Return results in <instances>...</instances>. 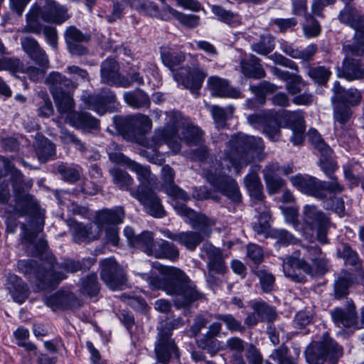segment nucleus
Instances as JSON below:
<instances>
[{"instance_id": "f257e3e1", "label": "nucleus", "mask_w": 364, "mask_h": 364, "mask_svg": "<svg viewBox=\"0 0 364 364\" xmlns=\"http://www.w3.org/2000/svg\"><path fill=\"white\" fill-rule=\"evenodd\" d=\"M156 268L165 277H149V286L152 289H162L166 294L174 296V304L177 308L188 306L193 302L203 298V294L196 289L195 284L181 269L161 264Z\"/></svg>"}, {"instance_id": "f03ea898", "label": "nucleus", "mask_w": 364, "mask_h": 364, "mask_svg": "<svg viewBox=\"0 0 364 364\" xmlns=\"http://www.w3.org/2000/svg\"><path fill=\"white\" fill-rule=\"evenodd\" d=\"M109 147L108 154L109 159L114 163H124L132 171H134L140 182L136 188L129 189L131 196L136 198L144 207L146 213L156 218H162L165 211L161 200L150 188L154 176L146 166H143L134 161L125 157L119 151H111Z\"/></svg>"}, {"instance_id": "7ed1b4c3", "label": "nucleus", "mask_w": 364, "mask_h": 364, "mask_svg": "<svg viewBox=\"0 0 364 364\" xmlns=\"http://www.w3.org/2000/svg\"><path fill=\"white\" fill-rule=\"evenodd\" d=\"M167 122L163 128L155 129L151 139L146 141L147 146L156 149L166 144L175 153L181 150V141H185L188 144L197 145L202 141L203 132L199 127L188 124L183 128L182 138L178 136L179 126L181 124L182 116L178 112H171L166 114Z\"/></svg>"}, {"instance_id": "20e7f679", "label": "nucleus", "mask_w": 364, "mask_h": 364, "mask_svg": "<svg viewBox=\"0 0 364 364\" xmlns=\"http://www.w3.org/2000/svg\"><path fill=\"white\" fill-rule=\"evenodd\" d=\"M190 158L200 162L203 175L210 184L232 201H240V193L235 180L225 174L222 164L209 155L206 146H200L191 151Z\"/></svg>"}, {"instance_id": "39448f33", "label": "nucleus", "mask_w": 364, "mask_h": 364, "mask_svg": "<svg viewBox=\"0 0 364 364\" xmlns=\"http://www.w3.org/2000/svg\"><path fill=\"white\" fill-rule=\"evenodd\" d=\"M175 207L177 213L186 218V222L188 223L193 228L198 229L199 231L174 233L168 230H164L161 232L167 238L178 242L188 250L193 251L205 237L210 236L211 228L215 225V221L201 213H196L187 206L176 205Z\"/></svg>"}, {"instance_id": "423d86ee", "label": "nucleus", "mask_w": 364, "mask_h": 364, "mask_svg": "<svg viewBox=\"0 0 364 364\" xmlns=\"http://www.w3.org/2000/svg\"><path fill=\"white\" fill-rule=\"evenodd\" d=\"M247 121L254 128H262L263 133L274 141L279 139L282 127L291 129L304 127V117L300 112L264 110L249 115Z\"/></svg>"}, {"instance_id": "0eeeda50", "label": "nucleus", "mask_w": 364, "mask_h": 364, "mask_svg": "<svg viewBox=\"0 0 364 364\" xmlns=\"http://www.w3.org/2000/svg\"><path fill=\"white\" fill-rule=\"evenodd\" d=\"M264 148L262 138L239 134L229 141L223 160L228 169L233 168L239 173Z\"/></svg>"}, {"instance_id": "6e6552de", "label": "nucleus", "mask_w": 364, "mask_h": 364, "mask_svg": "<svg viewBox=\"0 0 364 364\" xmlns=\"http://www.w3.org/2000/svg\"><path fill=\"white\" fill-rule=\"evenodd\" d=\"M1 167L5 171L11 172L16 200L18 207L22 209L21 214L29 215L36 219V223L41 226L38 231L41 230L44 225V210L41 209L36 200L25 191L26 188H31V183H24L21 172L14 166L9 159L0 156V168Z\"/></svg>"}, {"instance_id": "1a4fd4ad", "label": "nucleus", "mask_w": 364, "mask_h": 364, "mask_svg": "<svg viewBox=\"0 0 364 364\" xmlns=\"http://www.w3.org/2000/svg\"><path fill=\"white\" fill-rule=\"evenodd\" d=\"M161 59L164 64L173 73L174 80L183 87L189 89L193 93L198 91L207 74L200 68H196L191 71L188 68L178 66L185 60V55L182 53H176L171 50H164L161 53Z\"/></svg>"}, {"instance_id": "9d476101", "label": "nucleus", "mask_w": 364, "mask_h": 364, "mask_svg": "<svg viewBox=\"0 0 364 364\" xmlns=\"http://www.w3.org/2000/svg\"><path fill=\"white\" fill-rule=\"evenodd\" d=\"M290 181L301 192L321 200L328 197L332 200V194L341 193L344 189L338 181H323L308 175L297 174L291 177Z\"/></svg>"}, {"instance_id": "9b49d317", "label": "nucleus", "mask_w": 364, "mask_h": 364, "mask_svg": "<svg viewBox=\"0 0 364 364\" xmlns=\"http://www.w3.org/2000/svg\"><path fill=\"white\" fill-rule=\"evenodd\" d=\"M314 263V267L305 260L289 257L283 262V271L286 277L291 278L296 282H304L306 280L305 274L312 277L323 275L328 270V262L322 255L318 258L310 257Z\"/></svg>"}, {"instance_id": "f8f14e48", "label": "nucleus", "mask_w": 364, "mask_h": 364, "mask_svg": "<svg viewBox=\"0 0 364 364\" xmlns=\"http://www.w3.org/2000/svg\"><path fill=\"white\" fill-rule=\"evenodd\" d=\"M245 183L254 199L256 211L259 213L258 222L252 225V228L257 234H264L269 230L271 215L269 208L263 203V186L259 176L255 173H249L245 178Z\"/></svg>"}, {"instance_id": "ddd939ff", "label": "nucleus", "mask_w": 364, "mask_h": 364, "mask_svg": "<svg viewBox=\"0 0 364 364\" xmlns=\"http://www.w3.org/2000/svg\"><path fill=\"white\" fill-rule=\"evenodd\" d=\"M338 19L355 30L354 43L343 46V51L357 56L364 55V16L360 15L355 9L346 6L340 11Z\"/></svg>"}, {"instance_id": "4468645a", "label": "nucleus", "mask_w": 364, "mask_h": 364, "mask_svg": "<svg viewBox=\"0 0 364 364\" xmlns=\"http://www.w3.org/2000/svg\"><path fill=\"white\" fill-rule=\"evenodd\" d=\"M305 353L309 364H323L328 359L334 360L340 357L342 349L328 333H324L321 341L314 342L307 347Z\"/></svg>"}, {"instance_id": "2eb2a0df", "label": "nucleus", "mask_w": 364, "mask_h": 364, "mask_svg": "<svg viewBox=\"0 0 364 364\" xmlns=\"http://www.w3.org/2000/svg\"><path fill=\"white\" fill-rule=\"evenodd\" d=\"M20 272L26 276L33 275L43 285V288H53L65 278L63 273L55 272L53 270H45L44 268L37 266L36 261L32 259H22L17 263Z\"/></svg>"}, {"instance_id": "dca6fc26", "label": "nucleus", "mask_w": 364, "mask_h": 364, "mask_svg": "<svg viewBox=\"0 0 364 364\" xmlns=\"http://www.w3.org/2000/svg\"><path fill=\"white\" fill-rule=\"evenodd\" d=\"M101 277L106 285L112 290L123 289L127 286V278L124 269L113 258L101 262Z\"/></svg>"}, {"instance_id": "f3484780", "label": "nucleus", "mask_w": 364, "mask_h": 364, "mask_svg": "<svg viewBox=\"0 0 364 364\" xmlns=\"http://www.w3.org/2000/svg\"><path fill=\"white\" fill-rule=\"evenodd\" d=\"M264 180L269 194H274L282 188L285 183L284 180L279 175H289L294 172V166L288 164L280 166L277 161H272L266 165L262 171Z\"/></svg>"}, {"instance_id": "a211bd4d", "label": "nucleus", "mask_w": 364, "mask_h": 364, "mask_svg": "<svg viewBox=\"0 0 364 364\" xmlns=\"http://www.w3.org/2000/svg\"><path fill=\"white\" fill-rule=\"evenodd\" d=\"M304 221L311 229L315 230L318 241L328 243L326 237L329 225L328 218L316 206L307 205L304 208Z\"/></svg>"}, {"instance_id": "6ab92c4d", "label": "nucleus", "mask_w": 364, "mask_h": 364, "mask_svg": "<svg viewBox=\"0 0 364 364\" xmlns=\"http://www.w3.org/2000/svg\"><path fill=\"white\" fill-rule=\"evenodd\" d=\"M116 99L115 94L109 89H103L98 94L85 93L81 97L87 109L101 115L115 107Z\"/></svg>"}, {"instance_id": "aec40b11", "label": "nucleus", "mask_w": 364, "mask_h": 364, "mask_svg": "<svg viewBox=\"0 0 364 364\" xmlns=\"http://www.w3.org/2000/svg\"><path fill=\"white\" fill-rule=\"evenodd\" d=\"M113 121L117 129L129 131L139 135L146 134L152 127L150 118L142 114H136L126 118L114 117Z\"/></svg>"}, {"instance_id": "412c9836", "label": "nucleus", "mask_w": 364, "mask_h": 364, "mask_svg": "<svg viewBox=\"0 0 364 364\" xmlns=\"http://www.w3.org/2000/svg\"><path fill=\"white\" fill-rule=\"evenodd\" d=\"M155 353L158 360L163 363H168L172 355L178 358V350L174 341L171 338L170 328L159 330L157 341L155 345Z\"/></svg>"}, {"instance_id": "4be33fe9", "label": "nucleus", "mask_w": 364, "mask_h": 364, "mask_svg": "<svg viewBox=\"0 0 364 364\" xmlns=\"http://www.w3.org/2000/svg\"><path fill=\"white\" fill-rule=\"evenodd\" d=\"M119 66L113 59H107L101 64V80L102 82L122 87L130 86L129 79L119 73Z\"/></svg>"}, {"instance_id": "5701e85b", "label": "nucleus", "mask_w": 364, "mask_h": 364, "mask_svg": "<svg viewBox=\"0 0 364 364\" xmlns=\"http://www.w3.org/2000/svg\"><path fill=\"white\" fill-rule=\"evenodd\" d=\"M68 50L73 55H83L87 53V48L83 45L90 40V36L83 33L74 26H68L64 33Z\"/></svg>"}, {"instance_id": "b1692460", "label": "nucleus", "mask_w": 364, "mask_h": 364, "mask_svg": "<svg viewBox=\"0 0 364 364\" xmlns=\"http://www.w3.org/2000/svg\"><path fill=\"white\" fill-rule=\"evenodd\" d=\"M41 19L47 23L62 24L70 17L68 9L53 0H45L43 6H40Z\"/></svg>"}, {"instance_id": "393cba45", "label": "nucleus", "mask_w": 364, "mask_h": 364, "mask_svg": "<svg viewBox=\"0 0 364 364\" xmlns=\"http://www.w3.org/2000/svg\"><path fill=\"white\" fill-rule=\"evenodd\" d=\"M45 82L52 95L73 92L78 87V82L66 77L57 71L50 73Z\"/></svg>"}, {"instance_id": "a878e982", "label": "nucleus", "mask_w": 364, "mask_h": 364, "mask_svg": "<svg viewBox=\"0 0 364 364\" xmlns=\"http://www.w3.org/2000/svg\"><path fill=\"white\" fill-rule=\"evenodd\" d=\"M331 316L334 323L338 327L360 328L357 323V314L355 306L353 301H348L347 306L345 308H336L331 311Z\"/></svg>"}, {"instance_id": "bb28decb", "label": "nucleus", "mask_w": 364, "mask_h": 364, "mask_svg": "<svg viewBox=\"0 0 364 364\" xmlns=\"http://www.w3.org/2000/svg\"><path fill=\"white\" fill-rule=\"evenodd\" d=\"M134 9L144 14L159 18L163 21L171 20V11L172 8L165 4L159 9L156 4L149 0H134Z\"/></svg>"}, {"instance_id": "cd10ccee", "label": "nucleus", "mask_w": 364, "mask_h": 364, "mask_svg": "<svg viewBox=\"0 0 364 364\" xmlns=\"http://www.w3.org/2000/svg\"><path fill=\"white\" fill-rule=\"evenodd\" d=\"M333 96L331 101H337L350 107L358 106L362 100V94L356 88L345 89L339 83L336 82L333 87Z\"/></svg>"}, {"instance_id": "c85d7f7f", "label": "nucleus", "mask_w": 364, "mask_h": 364, "mask_svg": "<svg viewBox=\"0 0 364 364\" xmlns=\"http://www.w3.org/2000/svg\"><path fill=\"white\" fill-rule=\"evenodd\" d=\"M203 250L208 257V277H210L212 274L225 273L226 267L220 250L210 244H205Z\"/></svg>"}, {"instance_id": "c756f323", "label": "nucleus", "mask_w": 364, "mask_h": 364, "mask_svg": "<svg viewBox=\"0 0 364 364\" xmlns=\"http://www.w3.org/2000/svg\"><path fill=\"white\" fill-rule=\"evenodd\" d=\"M277 89V87L267 81H263L257 85H250V90L255 95L253 99H248L246 101L245 106L249 109H257L260 105L265 103L266 95L273 92Z\"/></svg>"}, {"instance_id": "7c9ffc66", "label": "nucleus", "mask_w": 364, "mask_h": 364, "mask_svg": "<svg viewBox=\"0 0 364 364\" xmlns=\"http://www.w3.org/2000/svg\"><path fill=\"white\" fill-rule=\"evenodd\" d=\"M21 45L30 58L40 66L48 64V55L36 39L31 37H23L21 38Z\"/></svg>"}, {"instance_id": "2f4dec72", "label": "nucleus", "mask_w": 364, "mask_h": 364, "mask_svg": "<svg viewBox=\"0 0 364 364\" xmlns=\"http://www.w3.org/2000/svg\"><path fill=\"white\" fill-rule=\"evenodd\" d=\"M124 215V208L116 206L112 209H105L98 212L96 222L98 227L116 226L123 223Z\"/></svg>"}, {"instance_id": "473e14b6", "label": "nucleus", "mask_w": 364, "mask_h": 364, "mask_svg": "<svg viewBox=\"0 0 364 364\" xmlns=\"http://www.w3.org/2000/svg\"><path fill=\"white\" fill-rule=\"evenodd\" d=\"M73 240L77 243L88 242L97 240L100 236L98 225H90L86 226L82 223L74 222L71 226Z\"/></svg>"}, {"instance_id": "72a5a7b5", "label": "nucleus", "mask_w": 364, "mask_h": 364, "mask_svg": "<svg viewBox=\"0 0 364 364\" xmlns=\"http://www.w3.org/2000/svg\"><path fill=\"white\" fill-rule=\"evenodd\" d=\"M5 286L14 300L19 304H22L28 296L26 284L16 274L7 275Z\"/></svg>"}, {"instance_id": "f704fd0d", "label": "nucleus", "mask_w": 364, "mask_h": 364, "mask_svg": "<svg viewBox=\"0 0 364 364\" xmlns=\"http://www.w3.org/2000/svg\"><path fill=\"white\" fill-rule=\"evenodd\" d=\"M68 122L73 127L83 131L97 129L98 120L88 112H74L67 116Z\"/></svg>"}, {"instance_id": "c9c22d12", "label": "nucleus", "mask_w": 364, "mask_h": 364, "mask_svg": "<svg viewBox=\"0 0 364 364\" xmlns=\"http://www.w3.org/2000/svg\"><path fill=\"white\" fill-rule=\"evenodd\" d=\"M208 85L213 95L221 97H241L240 92L229 85L228 82L218 77H210L208 79Z\"/></svg>"}, {"instance_id": "e433bc0d", "label": "nucleus", "mask_w": 364, "mask_h": 364, "mask_svg": "<svg viewBox=\"0 0 364 364\" xmlns=\"http://www.w3.org/2000/svg\"><path fill=\"white\" fill-rule=\"evenodd\" d=\"M41 11L40 6L35 4L31 6V9L26 14V25L22 29L24 33H33L36 35L42 32L43 25L41 23Z\"/></svg>"}, {"instance_id": "4c0bfd02", "label": "nucleus", "mask_w": 364, "mask_h": 364, "mask_svg": "<svg viewBox=\"0 0 364 364\" xmlns=\"http://www.w3.org/2000/svg\"><path fill=\"white\" fill-rule=\"evenodd\" d=\"M242 73L247 77L260 79L265 76V71L259 63V59L251 55L249 60H242L240 62Z\"/></svg>"}, {"instance_id": "58836bf2", "label": "nucleus", "mask_w": 364, "mask_h": 364, "mask_svg": "<svg viewBox=\"0 0 364 364\" xmlns=\"http://www.w3.org/2000/svg\"><path fill=\"white\" fill-rule=\"evenodd\" d=\"M343 75L348 80L363 79L364 65L359 60L346 58L343 61Z\"/></svg>"}, {"instance_id": "ea45409f", "label": "nucleus", "mask_w": 364, "mask_h": 364, "mask_svg": "<svg viewBox=\"0 0 364 364\" xmlns=\"http://www.w3.org/2000/svg\"><path fill=\"white\" fill-rule=\"evenodd\" d=\"M153 256L156 258H165L175 261L178 258L179 251L172 243L164 240L156 242Z\"/></svg>"}, {"instance_id": "a19ab883", "label": "nucleus", "mask_w": 364, "mask_h": 364, "mask_svg": "<svg viewBox=\"0 0 364 364\" xmlns=\"http://www.w3.org/2000/svg\"><path fill=\"white\" fill-rule=\"evenodd\" d=\"M22 242L26 245H32L34 248V254L40 255L43 253L47 247V242L43 239H36L35 232L30 231L25 224H22Z\"/></svg>"}, {"instance_id": "79ce46f5", "label": "nucleus", "mask_w": 364, "mask_h": 364, "mask_svg": "<svg viewBox=\"0 0 364 364\" xmlns=\"http://www.w3.org/2000/svg\"><path fill=\"white\" fill-rule=\"evenodd\" d=\"M196 342L198 348L205 350L211 356L224 349L223 343L217 337L208 334H203Z\"/></svg>"}, {"instance_id": "37998d69", "label": "nucleus", "mask_w": 364, "mask_h": 364, "mask_svg": "<svg viewBox=\"0 0 364 364\" xmlns=\"http://www.w3.org/2000/svg\"><path fill=\"white\" fill-rule=\"evenodd\" d=\"M124 99L128 105L135 109L148 107L150 105L149 96L142 90H138L136 93L126 92L124 94Z\"/></svg>"}, {"instance_id": "c03bdc74", "label": "nucleus", "mask_w": 364, "mask_h": 364, "mask_svg": "<svg viewBox=\"0 0 364 364\" xmlns=\"http://www.w3.org/2000/svg\"><path fill=\"white\" fill-rule=\"evenodd\" d=\"M56 107L61 114L72 113L74 108L75 102L73 98V92H67L62 95H52Z\"/></svg>"}, {"instance_id": "a18cd8bd", "label": "nucleus", "mask_w": 364, "mask_h": 364, "mask_svg": "<svg viewBox=\"0 0 364 364\" xmlns=\"http://www.w3.org/2000/svg\"><path fill=\"white\" fill-rule=\"evenodd\" d=\"M156 242L154 241V236L151 232L145 231L137 235L134 247L141 248L148 255H153Z\"/></svg>"}, {"instance_id": "49530a36", "label": "nucleus", "mask_w": 364, "mask_h": 364, "mask_svg": "<svg viewBox=\"0 0 364 364\" xmlns=\"http://www.w3.org/2000/svg\"><path fill=\"white\" fill-rule=\"evenodd\" d=\"M333 108V118L341 125H344L350 119L353 112L348 105L337 101H331Z\"/></svg>"}, {"instance_id": "de8ad7c7", "label": "nucleus", "mask_w": 364, "mask_h": 364, "mask_svg": "<svg viewBox=\"0 0 364 364\" xmlns=\"http://www.w3.org/2000/svg\"><path fill=\"white\" fill-rule=\"evenodd\" d=\"M80 283V290L82 294L92 297L98 294L100 288L96 274H91L82 279Z\"/></svg>"}, {"instance_id": "09e8293b", "label": "nucleus", "mask_w": 364, "mask_h": 364, "mask_svg": "<svg viewBox=\"0 0 364 364\" xmlns=\"http://www.w3.org/2000/svg\"><path fill=\"white\" fill-rule=\"evenodd\" d=\"M210 111L216 127L222 128L225 126L227 119L232 114L234 109L232 107L223 108L218 105H213L211 107Z\"/></svg>"}, {"instance_id": "8fccbe9b", "label": "nucleus", "mask_w": 364, "mask_h": 364, "mask_svg": "<svg viewBox=\"0 0 364 364\" xmlns=\"http://www.w3.org/2000/svg\"><path fill=\"white\" fill-rule=\"evenodd\" d=\"M55 152V145L50 140L43 139L38 142L36 147V154L41 162H46L51 159Z\"/></svg>"}, {"instance_id": "3c124183", "label": "nucleus", "mask_w": 364, "mask_h": 364, "mask_svg": "<svg viewBox=\"0 0 364 364\" xmlns=\"http://www.w3.org/2000/svg\"><path fill=\"white\" fill-rule=\"evenodd\" d=\"M165 192L173 200V206L176 210V205L186 206L184 203L190 199L189 195L176 185L167 186Z\"/></svg>"}, {"instance_id": "603ef678", "label": "nucleus", "mask_w": 364, "mask_h": 364, "mask_svg": "<svg viewBox=\"0 0 364 364\" xmlns=\"http://www.w3.org/2000/svg\"><path fill=\"white\" fill-rule=\"evenodd\" d=\"M214 318L223 321L226 328L232 332H240L245 331V328L242 323L237 320L236 318L232 314H217L213 316Z\"/></svg>"}, {"instance_id": "864d4df0", "label": "nucleus", "mask_w": 364, "mask_h": 364, "mask_svg": "<svg viewBox=\"0 0 364 364\" xmlns=\"http://www.w3.org/2000/svg\"><path fill=\"white\" fill-rule=\"evenodd\" d=\"M306 73L314 81L321 85L326 84L331 74L324 66L308 67Z\"/></svg>"}, {"instance_id": "5fc2aeb1", "label": "nucleus", "mask_w": 364, "mask_h": 364, "mask_svg": "<svg viewBox=\"0 0 364 364\" xmlns=\"http://www.w3.org/2000/svg\"><path fill=\"white\" fill-rule=\"evenodd\" d=\"M251 48L253 51L266 55L274 48V38L271 36H262L258 42L252 44Z\"/></svg>"}, {"instance_id": "6e6d98bb", "label": "nucleus", "mask_w": 364, "mask_h": 364, "mask_svg": "<svg viewBox=\"0 0 364 364\" xmlns=\"http://www.w3.org/2000/svg\"><path fill=\"white\" fill-rule=\"evenodd\" d=\"M252 308L262 321L272 322L277 318L275 310L264 302L255 303Z\"/></svg>"}, {"instance_id": "4d7b16f0", "label": "nucleus", "mask_w": 364, "mask_h": 364, "mask_svg": "<svg viewBox=\"0 0 364 364\" xmlns=\"http://www.w3.org/2000/svg\"><path fill=\"white\" fill-rule=\"evenodd\" d=\"M110 173L113 178L114 183L122 190H129L133 183L132 178L126 172L119 168H112Z\"/></svg>"}, {"instance_id": "13d9d810", "label": "nucleus", "mask_w": 364, "mask_h": 364, "mask_svg": "<svg viewBox=\"0 0 364 364\" xmlns=\"http://www.w3.org/2000/svg\"><path fill=\"white\" fill-rule=\"evenodd\" d=\"M14 337L18 341L17 344L23 347L28 352H33L36 354V346L31 342L27 341L29 338V331L28 329L20 327L14 333Z\"/></svg>"}, {"instance_id": "bf43d9fd", "label": "nucleus", "mask_w": 364, "mask_h": 364, "mask_svg": "<svg viewBox=\"0 0 364 364\" xmlns=\"http://www.w3.org/2000/svg\"><path fill=\"white\" fill-rule=\"evenodd\" d=\"M308 134L311 144L318 151L320 154H325L326 156L331 153V149L325 143L320 134L316 129H310Z\"/></svg>"}, {"instance_id": "052dcab7", "label": "nucleus", "mask_w": 364, "mask_h": 364, "mask_svg": "<svg viewBox=\"0 0 364 364\" xmlns=\"http://www.w3.org/2000/svg\"><path fill=\"white\" fill-rule=\"evenodd\" d=\"M320 166L326 175L331 181H337L333 172L336 168V164L332 159V152L328 155L320 154Z\"/></svg>"}, {"instance_id": "680f3d73", "label": "nucleus", "mask_w": 364, "mask_h": 364, "mask_svg": "<svg viewBox=\"0 0 364 364\" xmlns=\"http://www.w3.org/2000/svg\"><path fill=\"white\" fill-rule=\"evenodd\" d=\"M171 19L176 18L181 24L189 28H195L199 24L200 18L196 15H187L182 14L172 8Z\"/></svg>"}, {"instance_id": "e2e57ef3", "label": "nucleus", "mask_w": 364, "mask_h": 364, "mask_svg": "<svg viewBox=\"0 0 364 364\" xmlns=\"http://www.w3.org/2000/svg\"><path fill=\"white\" fill-rule=\"evenodd\" d=\"M338 254L346 261V264L354 267L360 266V261L357 253L347 244H342L338 250Z\"/></svg>"}, {"instance_id": "0e129e2a", "label": "nucleus", "mask_w": 364, "mask_h": 364, "mask_svg": "<svg viewBox=\"0 0 364 364\" xmlns=\"http://www.w3.org/2000/svg\"><path fill=\"white\" fill-rule=\"evenodd\" d=\"M9 70L16 73H23L24 65L18 58H6L1 60L0 63V70Z\"/></svg>"}, {"instance_id": "69168bd1", "label": "nucleus", "mask_w": 364, "mask_h": 364, "mask_svg": "<svg viewBox=\"0 0 364 364\" xmlns=\"http://www.w3.org/2000/svg\"><path fill=\"white\" fill-rule=\"evenodd\" d=\"M133 1L134 0H114L112 14L107 16V21L112 23L120 18L124 10L129 5L134 8Z\"/></svg>"}, {"instance_id": "338daca9", "label": "nucleus", "mask_w": 364, "mask_h": 364, "mask_svg": "<svg viewBox=\"0 0 364 364\" xmlns=\"http://www.w3.org/2000/svg\"><path fill=\"white\" fill-rule=\"evenodd\" d=\"M351 280L348 273H344L340 276L334 284V291L336 298H341L348 294V289L350 285Z\"/></svg>"}, {"instance_id": "774afa93", "label": "nucleus", "mask_w": 364, "mask_h": 364, "mask_svg": "<svg viewBox=\"0 0 364 364\" xmlns=\"http://www.w3.org/2000/svg\"><path fill=\"white\" fill-rule=\"evenodd\" d=\"M212 11L218 16L219 20L230 26H235L238 22L237 16L233 13L224 9L220 6H213Z\"/></svg>"}]
</instances>
